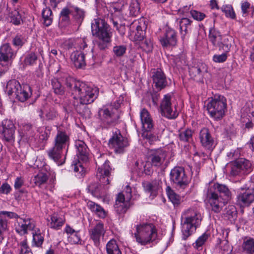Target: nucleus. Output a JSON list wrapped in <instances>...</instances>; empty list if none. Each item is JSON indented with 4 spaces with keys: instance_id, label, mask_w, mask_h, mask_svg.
Listing matches in <instances>:
<instances>
[{
    "instance_id": "f03ea898",
    "label": "nucleus",
    "mask_w": 254,
    "mask_h": 254,
    "mask_svg": "<svg viewBox=\"0 0 254 254\" xmlns=\"http://www.w3.org/2000/svg\"><path fill=\"white\" fill-rule=\"evenodd\" d=\"M123 101L120 97L113 104L106 105L100 108L98 112V116L101 125L105 128L115 125L120 118L119 108Z\"/></svg>"
},
{
    "instance_id": "72a5a7b5",
    "label": "nucleus",
    "mask_w": 254,
    "mask_h": 254,
    "mask_svg": "<svg viewBox=\"0 0 254 254\" xmlns=\"http://www.w3.org/2000/svg\"><path fill=\"white\" fill-rule=\"evenodd\" d=\"M6 15L10 18V22L15 25L20 24L22 21L21 16L19 11L16 9L11 10L9 8H6Z\"/></svg>"
},
{
    "instance_id": "7c9ffc66",
    "label": "nucleus",
    "mask_w": 254,
    "mask_h": 254,
    "mask_svg": "<svg viewBox=\"0 0 254 254\" xmlns=\"http://www.w3.org/2000/svg\"><path fill=\"white\" fill-rule=\"evenodd\" d=\"M87 104L82 103L80 102H77V103L75 102H74V106L77 112L85 119H89L91 117V112L87 106Z\"/></svg>"
},
{
    "instance_id": "09e8293b",
    "label": "nucleus",
    "mask_w": 254,
    "mask_h": 254,
    "mask_svg": "<svg viewBox=\"0 0 254 254\" xmlns=\"http://www.w3.org/2000/svg\"><path fill=\"white\" fill-rule=\"evenodd\" d=\"M45 115L46 120L48 121L55 120L59 117L57 110L54 107H50L47 110Z\"/></svg>"
},
{
    "instance_id": "e2e57ef3",
    "label": "nucleus",
    "mask_w": 254,
    "mask_h": 254,
    "mask_svg": "<svg viewBox=\"0 0 254 254\" xmlns=\"http://www.w3.org/2000/svg\"><path fill=\"white\" fill-rule=\"evenodd\" d=\"M227 59V55L226 53L221 55H215L213 57V60L216 63H223L226 61Z\"/></svg>"
},
{
    "instance_id": "f3484780",
    "label": "nucleus",
    "mask_w": 254,
    "mask_h": 254,
    "mask_svg": "<svg viewBox=\"0 0 254 254\" xmlns=\"http://www.w3.org/2000/svg\"><path fill=\"white\" fill-rule=\"evenodd\" d=\"M152 78L155 87L161 90L167 86V81L166 75L160 68L154 69L152 72Z\"/></svg>"
},
{
    "instance_id": "f8f14e48",
    "label": "nucleus",
    "mask_w": 254,
    "mask_h": 254,
    "mask_svg": "<svg viewBox=\"0 0 254 254\" xmlns=\"http://www.w3.org/2000/svg\"><path fill=\"white\" fill-rule=\"evenodd\" d=\"M251 162L244 158L235 161L231 167V175L233 176L249 173L252 170Z\"/></svg>"
},
{
    "instance_id": "b1692460",
    "label": "nucleus",
    "mask_w": 254,
    "mask_h": 254,
    "mask_svg": "<svg viewBox=\"0 0 254 254\" xmlns=\"http://www.w3.org/2000/svg\"><path fill=\"white\" fill-rule=\"evenodd\" d=\"M211 189L213 192L219 193V196L224 198V200L229 201L231 198V192L227 186L215 183Z\"/></svg>"
},
{
    "instance_id": "4c0bfd02",
    "label": "nucleus",
    "mask_w": 254,
    "mask_h": 254,
    "mask_svg": "<svg viewBox=\"0 0 254 254\" xmlns=\"http://www.w3.org/2000/svg\"><path fill=\"white\" fill-rule=\"evenodd\" d=\"M51 220L50 224L51 228L57 230L59 229L64 223V219L56 213L51 216Z\"/></svg>"
},
{
    "instance_id": "a211bd4d",
    "label": "nucleus",
    "mask_w": 254,
    "mask_h": 254,
    "mask_svg": "<svg viewBox=\"0 0 254 254\" xmlns=\"http://www.w3.org/2000/svg\"><path fill=\"white\" fill-rule=\"evenodd\" d=\"M166 156L165 151L162 149L151 150L149 153L148 160L152 166H160L164 162Z\"/></svg>"
},
{
    "instance_id": "dca6fc26",
    "label": "nucleus",
    "mask_w": 254,
    "mask_h": 254,
    "mask_svg": "<svg viewBox=\"0 0 254 254\" xmlns=\"http://www.w3.org/2000/svg\"><path fill=\"white\" fill-rule=\"evenodd\" d=\"M105 232L104 225L101 222L97 223L93 228L89 230L90 237L96 246L99 245L100 238L104 236Z\"/></svg>"
},
{
    "instance_id": "6e6552de",
    "label": "nucleus",
    "mask_w": 254,
    "mask_h": 254,
    "mask_svg": "<svg viewBox=\"0 0 254 254\" xmlns=\"http://www.w3.org/2000/svg\"><path fill=\"white\" fill-rule=\"evenodd\" d=\"M170 178L177 187L181 189L186 188L190 183L189 178L182 167L176 166L172 169L170 173Z\"/></svg>"
},
{
    "instance_id": "603ef678",
    "label": "nucleus",
    "mask_w": 254,
    "mask_h": 254,
    "mask_svg": "<svg viewBox=\"0 0 254 254\" xmlns=\"http://www.w3.org/2000/svg\"><path fill=\"white\" fill-rule=\"evenodd\" d=\"M221 9L225 13L227 17L232 19L236 18V14L231 5H223Z\"/></svg>"
},
{
    "instance_id": "ddd939ff",
    "label": "nucleus",
    "mask_w": 254,
    "mask_h": 254,
    "mask_svg": "<svg viewBox=\"0 0 254 254\" xmlns=\"http://www.w3.org/2000/svg\"><path fill=\"white\" fill-rule=\"evenodd\" d=\"M108 145L116 153L122 154L125 151L126 144L118 130L113 132L112 137L109 140Z\"/></svg>"
},
{
    "instance_id": "79ce46f5",
    "label": "nucleus",
    "mask_w": 254,
    "mask_h": 254,
    "mask_svg": "<svg viewBox=\"0 0 254 254\" xmlns=\"http://www.w3.org/2000/svg\"><path fill=\"white\" fill-rule=\"evenodd\" d=\"M37 60V55L34 53L31 52L26 55L23 64L25 66H32L36 64Z\"/></svg>"
},
{
    "instance_id": "39448f33",
    "label": "nucleus",
    "mask_w": 254,
    "mask_h": 254,
    "mask_svg": "<svg viewBox=\"0 0 254 254\" xmlns=\"http://www.w3.org/2000/svg\"><path fill=\"white\" fill-rule=\"evenodd\" d=\"M134 235L138 243L145 245L156 239L157 232L152 223H143L136 226Z\"/></svg>"
},
{
    "instance_id": "c756f323",
    "label": "nucleus",
    "mask_w": 254,
    "mask_h": 254,
    "mask_svg": "<svg viewBox=\"0 0 254 254\" xmlns=\"http://www.w3.org/2000/svg\"><path fill=\"white\" fill-rule=\"evenodd\" d=\"M63 149L54 145L53 147L48 150V154L50 158L58 162L59 164L62 165L63 162L60 160L62 158Z\"/></svg>"
},
{
    "instance_id": "423d86ee",
    "label": "nucleus",
    "mask_w": 254,
    "mask_h": 254,
    "mask_svg": "<svg viewBox=\"0 0 254 254\" xmlns=\"http://www.w3.org/2000/svg\"><path fill=\"white\" fill-rule=\"evenodd\" d=\"M207 110L210 116L215 120L221 119L227 109L226 98L220 95H215L207 104Z\"/></svg>"
},
{
    "instance_id": "473e14b6",
    "label": "nucleus",
    "mask_w": 254,
    "mask_h": 254,
    "mask_svg": "<svg viewBox=\"0 0 254 254\" xmlns=\"http://www.w3.org/2000/svg\"><path fill=\"white\" fill-rule=\"evenodd\" d=\"M21 86V85L17 80L15 79L10 80L7 83L6 92L9 96L15 97L17 92H18Z\"/></svg>"
},
{
    "instance_id": "20e7f679",
    "label": "nucleus",
    "mask_w": 254,
    "mask_h": 254,
    "mask_svg": "<svg viewBox=\"0 0 254 254\" xmlns=\"http://www.w3.org/2000/svg\"><path fill=\"white\" fill-rule=\"evenodd\" d=\"M182 218L184 221L182 223V231L183 238L186 240L200 225L202 217L196 209L189 208L183 213Z\"/></svg>"
},
{
    "instance_id": "bb28decb",
    "label": "nucleus",
    "mask_w": 254,
    "mask_h": 254,
    "mask_svg": "<svg viewBox=\"0 0 254 254\" xmlns=\"http://www.w3.org/2000/svg\"><path fill=\"white\" fill-rule=\"evenodd\" d=\"M70 59L74 66L78 68H81L86 65L85 54L82 52H73L70 55Z\"/></svg>"
},
{
    "instance_id": "680f3d73",
    "label": "nucleus",
    "mask_w": 254,
    "mask_h": 254,
    "mask_svg": "<svg viewBox=\"0 0 254 254\" xmlns=\"http://www.w3.org/2000/svg\"><path fill=\"white\" fill-rule=\"evenodd\" d=\"M68 240L69 242L72 244H78L80 241V237L78 234V232H76L75 233H72L71 235H69L68 237Z\"/></svg>"
},
{
    "instance_id": "4d7b16f0",
    "label": "nucleus",
    "mask_w": 254,
    "mask_h": 254,
    "mask_svg": "<svg viewBox=\"0 0 254 254\" xmlns=\"http://www.w3.org/2000/svg\"><path fill=\"white\" fill-rule=\"evenodd\" d=\"M112 35H109L108 41L105 40V38H99V40L96 42L98 47L100 50H105L107 47V44L110 42Z\"/></svg>"
},
{
    "instance_id": "69168bd1",
    "label": "nucleus",
    "mask_w": 254,
    "mask_h": 254,
    "mask_svg": "<svg viewBox=\"0 0 254 254\" xmlns=\"http://www.w3.org/2000/svg\"><path fill=\"white\" fill-rule=\"evenodd\" d=\"M208 238V235L205 233L200 236L196 241L195 245L196 247H201L206 242Z\"/></svg>"
},
{
    "instance_id": "37998d69",
    "label": "nucleus",
    "mask_w": 254,
    "mask_h": 254,
    "mask_svg": "<svg viewBox=\"0 0 254 254\" xmlns=\"http://www.w3.org/2000/svg\"><path fill=\"white\" fill-rule=\"evenodd\" d=\"M48 178L49 177L46 173L39 172L34 177L33 181L36 186L40 187L47 182Z\"/></svg>"
},
{
    "instance_id": "f257e3e1",
    "label": "nucleus",
    "mask_w": 254,
    "mask_h": 254,
    "mask_svg": "<svg viewBox=\"0 0 254 254\" xmlns=\"http://www.w3.org/2000/svg\"><path fill=\"white\" fill-rule=\"evenodd\" d=\"M64 84L67 91L76 99L77 97L79 102L84 104H91L97 98L98 89L88 86L84 82L76 80L71 77L65 79Z\"/></svg>"
},
{
    "instance_id": "2f4dec72",
    "label": "nucleus",
    "mask_w": 254,
    "mask_h": 254,
    "mask_svg": "<svg viewBox=\"0 0 254 254\" xmlns=\"http://www.w3.org/2000/svg\"><path fill=\"white\" fill-rule=\"evenodd\" d=\"M87 206L92 212L94 213L100 218H104L107 215V212L104 208L94 202L91 201H88Z\"/></svg>"
},
{
    "instance_id": "c85d7f7f",
    "label": "nucleus",
    "mask_w": 254,
    "mask_h": 254,
    "mask_svg": "<svg viewBox=\"0 0 254 254\" xmlns=\"http://www.w3.org/2000/svg\"><path fill=\"white\" fill-rule=\"evenodd\" d=\"M32 95V89L31 87L28 84L21 85L19 89L17 94L15 96L18 101L23 102L26 101Z\"/></svg>"
},
{
    "instance_id": "9b49d317",
    "label": "nucleus",
    "mask_w": 254,
    "mask_h": 254,
    "mask_svg": "<svg viewBox=\"0 0 254 254\" xmlns=\"http://www.w3.org/2000/svg\"><path fill=\"white\" fill-rule=\"evenodd\" d=\"M207 198L211 210L215 213L220 212L228 202L227 200L219 196L218 194L213 192L211 188L207 192Z\"/></svg>"
},
{
    "instance_id": "c9c22d12",
    "label": "nucleus",
    "mask_w": 254,
    "mask_h": 254,
    "mask_svg": "<svg viewBox=\"0 0 254 254\" xmlns=\"http://www.w3.org/2000/svg\"><path fill=\"white\" fill-rule=\"evenodd\" d=\"M106 250L107 254H122L117 241L114 239L110 240L107 243Z\"/></svg>"
},
{
    "instance_id": "6ab92c4d",
    "label": "nucleus",
    "mask_w": 254,
    "mask_h": 254,
    "mask_svg": "<svg viewBox=\"0 0 254 254\" xmlns=\"http://www.w3.org/2000/svg\"><path fill=\"white\" fill-rule=\"evenodd\" d=\"M159 40L163 47L175 46L177 43L176 33L173 29L168 28Z\"/></svg>"
},
{
    "instance_id": "aec40b11",
    "label": "nucleus",
    "mask_w": 254,
    "mask_h": 254,
    "mask_svg": "<svg viewBox=\"0 0 254 254\" xmlns=\"http://www.w3.org/2000/svg\"><path fill=\"white\" fill-rule=\"evenodd\" d=\"M254 202V192L250 190L240 193L237 197V202L242 207L249 206Z\"/></svg>"
},
{
    "instance_id": "49530a36",
    "label": "nucleus",
    "mask_w": 254,
    "mask_h": 254,
    "mask_svg": "<svg viewBox=\"0 0 254 254\" xmlns=\"http://www.w3.org/2000/svg\"><path fill=\"white\" fill-rule=\"evenodd\" d=\"M153 128H149V129H142L141 136L143 138L146 139L150 143L156 141L157 137L152 133Z\"/></svg>"
},
{
    "instance_id": "774afa93",
    "label": "nucleus",
    "mask_w": 254,
    "mask_h": 254,
    "mask_svg": "<svg viewBox=\"0 0 254 254\" xmlns=\"http://www.w3.org/2000/svg\"><path fill=\"white\" fill-rule=\"evenodd\" d=\"M113 51L117 56H121L126 53V48L125 46H116L113 49Z\"/></svg>"
},
{
    "instance_id": "c03bdc74",
    "label": "nucleus",
    "mask_w": 254,
    "mask_h": 254,
    "mask_svg": "<svg viewBox=\"0 0 254 254\" xmlns=\"http://www.w3.org/2000/svg\"><path fill=\"white\" fill-rule=\"evenodd\" d=\"M191 21L187 18H183L179 21L180 29L181 34L185 36L188 31V28L190 26Z\"/></svg>"
},
{
    "instance_id": "0e129e2a",
    "label": "nucleus",
    "mask_w": 254,
    "mask_h": 254,
    "mask_svg": "<svg viewBox=\"0 0 254 254\" xmlns=\"http://www.w3.org/2000/svg\"><path fill=\"white\" fill-rule=\"evenodd\" d=\"M10 186L7 183H4L0 187V193L8 194L11 190Z\"/></svg>"
},
{
    "instance_id": "cd10ccee",
    "label": "nucleus",
    "mask_w": 254,
    "mask_h": 254,
    "mask_svg": "<svg viewBox=\"0 0 254 254\" xmlns=\"http://www.w3.org/2000/svg\"><path fill=\"white\" fill-rule=\"evenodd\" d=\"M14 53L9 44H5L0 47V61L7 62L13 59Z\"/></svg>"
},
{
    "instance_id": "f704fd0d",
    "label": "nucleus",
    "mask_w": 254,
    "mask_h": 254,
    "mask_svg": "<svg viewBox=\"0 0 254 254\" xmlns=\"http://www.w3.org/2000/svg\"><path fill=\"white\" fill-rule=\"evenodd\" d=\"M209 32V40L214 46L216 47L223 36L221 35L220 32L214 27L210 28Z\"/></svg>"
},
{
    "instance_id": "864d4df0",
    "label": "nucleus",
    "mask_w": 254,
    "mask_h": 254,
    "mask_svg": "<svg viewBox=\"0 0 254 254\" xmlns=\"http://www.w3.org/2000/svg\"><path fill=\"white\" fill-rule=\"evenodd\" d=\"M179 137L181 141L187 142L191 138L192 132L190 129H187L180 132Z\"/></svg>"
},
{
    "instance_id": "e433bc0d",
    "label": "nucleus",
    "mask_w": 254,
    "mask_h": 254,
    "mask_svg": "<svg viewBox=\"0 0 254 254\" xmlns=\"http://www.w3.org/2000/svg\"><path fill=\"white\" fill-rule=\"evenodd\" d=\"M232 40L231 37L229 38L228 36H223L216 47H218L219 50H222L224 52L228 53L230 51L231 47Z\"/></svg>"
},
{
    "instance_id": "4be33fe9",
    "label": "nucleus",
    "mask_w": 254,
    "mask_h": 254,
    "mask_svg": "<svg viewBox=\"0 0 254 254\" xmlns=\"http://www.w3.org/2000/svg\"><path fill=\"white\" fill-rule=\"evenodd\" d=\"M114 208L119 214L124 215L126 213L127 201L125 200V196L122 192H120L117 195Z\"/></svg>"
},
{
    "instance_id": "0eeeda50",
    "label": "nucleus",
    "mask_w": 254,
    "mask_h": 254,
    "mask_svg": "<svg viewBox=\"0 0 254 254\" xmlns=\"http://www.w3.org/2000/svg\"><path fill=\"white\" fill-rule=\"evenodd\" d=\"M147 28L146 21L144 18L133 20L129 26V38L133 41H142Z\"/></svg>"
},
{
    "instance_id": "a19ab883",
    "label": "nucleus",
    "mask_w": 254,
    "mask_h": 254,
    "mask_svg": "<svg viewBox=\"0 0 254 254\" xmlns=\"http://www.w3.org/2000/svg\"><path fill=\"white\" fill-rule=\"evenodd\" d=\"M167 193L169 199L174 206H178L181 203V198L180 195L175 193L169 187L167 189Z\"/></svg>"
},
{
    "instance_id": "6e6d98bb",
    "label": "nucleus",
    "mask_w": 254,
    "mask_h": 254,
    "mask_svg": "<svg viewBox=\"0 0 254 254\" xmlns=\"http://www.w3.org/2000/svg\"><path fill=\"white\" fill-rule=\"evenodd\" d=\"M252 8L253 7L251 6V4L249 2L247 1H242L241 2V10L243 16H247Z\"/></svg>"
},
{
    "instance_id": "bf43d9fd",
    "label": "nucleus",
    "mask_w": 254,
    "mask_h": 254,
    "mask_svg": "<svg viewBox=\"0 0 254 254\" xmlns=\"http://www.w3.org/2000/svg\"><path fill=\"white\" fill-rule=\"evenodd\" d=\"M25 40L21 35H17L13 39L12 44L15 46L21 47L24 44Z\"/></svg>"
},
{
    "instance_id": "13d9d810",
    "label": "nucleus",
    "mask_w": 254,
    "mask_h": 254,
    "mask_svg": "<svg viewBox=\"0 0 254 254\" xmlns=\"http://www.w3.org/2000/svg\"><path fill=\"white\" fill-rule=\"evenodd\" d=\"M33 241L37 247H41L44 241V237L40 233L33 234Z\"/></svg>"
},
{
    "instance_id": "2eb2a0df",
    "label": "nucleus",
    "mask_w": 254,
    "mask_h": 254,
    "mask_svg": "<svg viewBox=\"0 0 254 254\" xmlns=\"http://www.w3.org/2000/svg\"><path fill=\"white\" fill-rule=\"evenodd\" d=\"M15 128L12 121L6 119L2 121L1 133L5 141L9 142L14 141Z\"/></svg>"
},
{
    "instance_id": "5fc2aeb1",
    "label": "nucleus",
    "mask_w": 254,
    "mask_h": 254,
    "mask_svg": "<svg viewBox=\"0 0 254 254\" xmlns=\"http://www.w3.org/2000/svg\"><path fill=\"white\" fill-rule=\"evenodd\" d=\"M72 15L76 19H82L84 16V11L80 8L77 7H72Z\"/></svg>"
},
{
    "instance_id": "412c9836",
    "label": "nucleus",
    "mask_w": 254,
    "mask_h": 254,
    "mask_svg": "<svg viewBox=\"0 0 254 254\" xmlns=\"http://www.w3.org/2000/svg\"><path fill=\"white\" fill-rule=\"evenodd\" d=\"M75 146L77 149V155L79 160L84 162L88 160L89 149L85 143L80 140H76Z\"/></svg>"
},
{
    "instance_id": "58836bf2",
    "label": "nucleus",
    "mask_w": 254,
    "mask_h": 254,
    "mask_svg": "<svg viewBox=\"0 0 254 254\" xmlns=\"http://www.w3.org/2000/svg\"><path fill=\"white\" fill-rule=\"evenodd\" d=\"M43 24L46 26H50L53 21V15L52 10L50 8L46 7L44 8L42 12Z\"/></svg>"
},
{
    "instance_id": "4468645a",
    "label": "nucleus",
    "mask_w": 254,
    "mask_h": 254,
    "mask_svg": "<svg viewBox=\"0 0 254 254\" xmlns=\"http://www.w3.org/2000/svg\"><path fill=\"white\" fill-rule=\"evenodd\" d=\"M199 138L201 145L205 149L211 151L214 148L215 140L208 128L203 127L200 130Z\"/></svg>"
},
{
    "instance_id": "393cba45",
    "label": "nucleus",
    "mask_w": 254,
    "mask_h": 254,
    "mask_svg": "<svg viewBox=\"0 0 254 254\" xmlns=\"http://www.w3.org/2000/svg\"><path fill=\"white\" fill-rule=\"evenodd\" d=\"M140 117L142 124V129H149L153 128L154 124L149 112L145 108L142 109L140 112Z\"/></svg>"
},
{
    "instance_id": "052dcab7",
    "label": "nucleus",
    "mask_w": 254,
    "mask_h": 254,
    "mask_svg": "<svg viewBox=\"0 0 254 254\" xmlns=\"http://www.w3.org/2000/svg\"><path fill=\"white\" fill-rule=\"evenodd\" d=\"M190 14L194 19L198 21L202 20L205 17L204 13L195 10H191Z\"/></svg>"
},
{
    "instance_id": "a878e982",
    "label": "nucleus",
    "mask_w": 254,
    "mask_h": 254,
    "mask_svg": "<svg viewBox=\"0 0 254 254\" xmlns=\"http://www.w3.org/2000/svg\"><path fill=\"white\" fill-rule=\"evenodd\" d=\"M161 181L154 179L151 182H145L142 183L143 187L145 191L150 193L151 195H156L158 190L161 187Z\"/></svg>"
},
{
    "instance_id": "7ed1b4c3",
    "label": "nucleus",
    "mask_w": 254,
    "mask_h": 254,
    "mask_svg": "<svg viewBox=\"0 0 254 254\" xmlns=\"http://www.w3.org/2000/svg\"><path fill=\"white\" fill-rule=\"evenodd\" d=\"M109 161L106 160L104 164L101 167H99L96 176L99 180L101 185L97 183H92L89 185L88 190L94 196H100L103 193L101 185L103 186L104 190L108 189L109 185L111 181V168L109 165Z\"/></svg>"
},
{
    "instance_id": "5701e85b",
    "label": "nucleus",
    "mask_w": 254,
    "mask_h": 254,
    "mask_svg": "<svg viewBox=\"0 0 254 254\" xmlns=\"http://www.w3.org/2000/svg\"><path fill=\"white\" fill-rule=\"evenodd\" d=\"M69 137L65 131L60 130L58 128V131L54 139V145L62 149L65 148L68 145Z\"/></svg>"
},
{
    "instance_id": "1a4fd4ad",
    "label": "nucleus",
    "mask_w": 254,
    "mask_h": 254,
    "mask_svg": "<svg viewBox=\"0 0 254 254\" xmlns=\"http://www.w3.org/2000/svg\"><path fill=\"white\" fill-rule=\"evenodd\" d=\"M92 32L99 38H105L108 41L109 35H112L109 25L102 19H96L91 23Z\"/></svg>"
},
{
    "instance_id": "8fccbe9b",
    "label": "nucleus",
    "mask_w": 254,
    "mask_h": 254,
    "mask_svg": "<svg viewBox=\"0 0 254 254\" xmlns=\"http://www.w3.org/2000/svg\"><path fill=\"white\" fill-rule=\"evenodd\" d=\"M243 249L247 254H254V240L250 239L244 243Z\"/></svg>"
},
{
    "instance_id": "9d476101",
    "label": "nucleus",
    "mask_w": 254,
    "mask_h": 254,
    "mask_svg": "<svg viewBox=\"0 0 254 254\" xmlns=\"http://www.w3.org/2000/svg\"><path fill=\"white\" fill-rule=\"evenodd\" d=\"M171 100V95H164L160 108L162 116L169 119H174L178 117L179 114L175 108H173Z\"/></svg>"
},
{
    "instance_id": "a18cd8bd",
    "label": "nucleus",
    "mask_w": 254,
    "mask_h": 254,
    "mask_svg": "<svg viewBox=\"0 0 254 254\" xmlns=\"http://www.w3.org/2000/svg\"><path fill=\"white\" fill-rule=\"evenodd\" d=\"M130 14L137 16L140 12V6L138 0H131L129 5Z\"/></svg>"
},
{
    "instance_id": "ea45409f",
    "label": "nucleus",
    "mask_w": 254,
    "mask_h": 254,
    "mask_svg": "<svg viewBox=\"0 0 254 254\" xmlns=\"http://www.w3.org/2000/svg\"><path fill=\"white\" fill-rule=\"evenodd\" d=\"M51 85L56 94L63 95L65 92V88L63 86L59 79L54 78L51 80Z\"/></svg>"
},
{
    "instance_id": "de8ad7c7",
    "label": "nucleus",
    "mask_w": 254,
    "mask_h": 254,
    "mask_svg": "<svg viewBox=\"0 0 254 254\" xmlns=\"http://www.w3.org/2000/svg\"><path fill=\"white\" fill-rule=\"evenodd\" d=\"M71 6L64 7L60 13V18L61 21L68 23L69 21V15L72 14Z\"/></svg>"
},
{
    "instance_id": "3c124183",
    "label": "nucleus",
    "mask_w": 254,
    "mask_h": 254,
    "mask_svg": "<svg viewBox=\"0 0 254 254\" xmlns=\"http://www.w3.org/2000/svg\"><path fill=\"white\" fill-rule=\"evenodd\" d=\"M20 248L19 254H33L31 249L27 244L26 239L21 242L18 245Z\"/></svg>"
},
{
    "instance_id": "338daca9",
    "label": "nucleus",
    "mask_w": 254,
    "mask_h": 254,
    "mask_svg": "<svg viewBox=\"0 0 254 254\" xmlns=\"http://www.w3.org/2000/svg\"><path fill=\"white\" fill-rule=\"evenodd\" d=\"M22 219L27 231L32 230L34 228L35 225L31 219L25 218Z\"/></svg>"
}]
</instances>
